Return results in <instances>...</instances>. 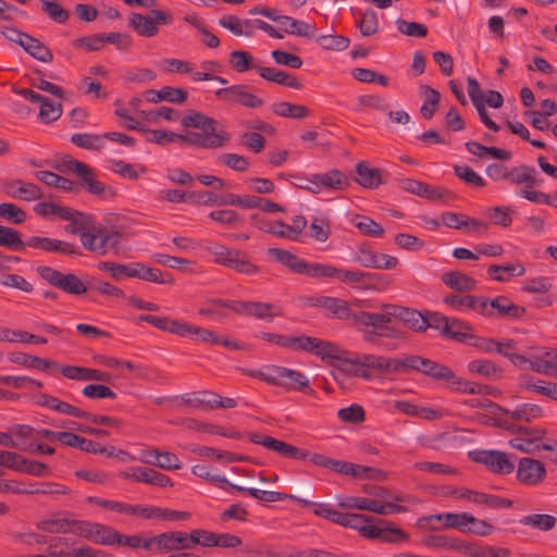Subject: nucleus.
Returning a JSON list of instances; mask_svg holds the SVG:
<instances>
[{"mask_svg":"<svg viewBox=\"0 0 557 557\" xmlns=\"http://www.w3.org/2000/svg\"><path fill=\"white\" fill-rule=\"evenodd\" d=\"M420 372L436 382H442L454 392L480 394V384L458 376L449 367L419 355H404L399 358L398 373Z\"/></svg>","mask_w":557,"mask_h":557,"instance_id":"obj_1","label":"nucleus"},{"mask_svg":"<svg viewBox=\"0 0 557 557\" xmlns=\"http://www.w3.org/2000/svg\"><path fill=\"white\" fill-rule=\"evenodd\" d=\"M185 128H198L201 132H187L184 143L202 148L216 149L224 147L230 141V135L225 131H216L218 122L203 113L190 110L181 121Z\"/></svg>","mask_w":557,"mask_h":557,"instance_id":"obj_2","label":"nucleus"},{"mask_svg":"<svg viewBox=\"0 0 557 557\" xmlns=\"http://www.w3.org/2000/svg\"><path fill=\"white\" fill-rule=\"evenodd\" d=\"M310 306L321 307L327 311V317L332 319L350 321L355 324L358 309L363 305V300L355 299L351 302L331 296H319L309 300Z\"/></svg>","mask_w":557,"mask_h":557,"instance_id":"obj_3","label":"nucleus"},{"mask_svg":"<svg viewBox=\"0 0 557 557\" xmlns=\"http://www.w3.org/2000/svg\"><path fill=\"white\" fill-rule=\"evenodd\" d=\"M392 304H382L380 306L382 312H368L363 310H358L355 325L380 330V334L382 337H399L400 332L389 326L392 320L394 319V315H392L391 313H393L394 310L386 309L385 307H389Z\"/></svg>","mask_w":557,"mask_h":557,"instance_id":"obj_4","label":"nucleus"},{"mask_svg":"<svg viewBox=\"0 0 557 557\" xmlns=\"http://www.w3.org/2000/svg\"><path fill=\"white\" fill-rule=\"evenodd\" d=\"M39 276L50 285L72 295H83L87 292V287L82 280L73 273H62L48 265L37 268Z\"/></svg>","mask_w":557,"mask_h":557,"instance_id":"obj_5","label":"nucleus"},{"mask_svg":"<svg viewBox=\"0 0 557 557\" xmlns=\"http://www.w3.org/2000/svg\"><path fill=\"white\" fill-rule=\"evenodd\" d=\"M425 319V330L428 327L435 329L441 332V334L445 337L451 338L457 342H466L467 336L465 335L463 330H469L470 326L460 320L454 319L449 320L445 315L437 312H429L424 313Z\"/></svg>","mask_w":557,"mask_h":557,"instance_id":"obj_6","label":"nucleus"},{"mask_svg":"<svg viewBox=\"0 0 557 557\" xmlns=\"http://www.w3.org/2000/svg\"><path fill=\"white\" fill-rule=\"evenodd\" d=\"M486 318H498L508 321H519L527 314L523 306L513 304L507 296H497L493 299L487 298Z\"/></svg>","mask_w":557,"mask_h":557,"instance_id":"obj_7","label":"nucleus"},{"mask_svg":"<svg viewBox=\"0 0 557 557\" xmlns=\"http://www.w3.org/2000/svg\"><path fill=\"white\" fill-rule=\"evenodd\" d=\"M246 85H232L215 91L216 98L228 104H240L248 109H257L263 106V100L249 92Z\"/></svg>","mask_w":557,"mask_h":557,"instance_id":"obj_8","label":"nucleus"},{"mask_svg":"<svg viewBox=\"0 0 557 557\" xmlns=\"http://www.w3.org/2000/svg\"><path fill=\"white\" fill-rule=\"evenodd\" d=\"M1 189L9 197L24 201H33L44 197L41 188L29 182L22 180H3Z\"/></svg>","mask_w":557,"mask_h":557,"instance_id":"obj_9","label":"nucleus"},{"mask_svg":"<svg viewBox=\"0 0 557 557\" xmlns=\"http://www.w3.org/2000/svg\"><path fill=\"white\" fill-rule=\"evenodd\" d=\"M345 364L360 366L362 368L375 369L381 372L398 373L399 358L362 355L355 359H346Z\"/></svg>","mask_w":557,"mask_h":557,"instance_id":"obj_10","label":"nucleus"},{"mask_svg":"<svg viewBox=\"0 0 557 557\" xmlns=\"http://www.w3.org/2000/svg\"><path fill=\"white\" fill-rule=\"evenodd\" d=\"M388 412L392 414H405L418 418H431L450 416L453 412L444 409L420 407L405 400H395L389 404Z\"/></svg>","mask_w":557,"mask_h":557,"instance_id":"obj_11","label":"nucleus"},{"mask_svg":"<svg viewBox=\"0 0 557 557\" xmlns=\"http://www.w3.org/2000/svg\"><path fill=\"white\" fill-rule=\"evenodd\" d=\"M487 297L476 295L449 294L444 297V304L457 310L470 309L485 317L487 313Z\"/></svg>","mask_w":557,"mask_h":557,"instance_id":"obj_12","label":"nucleus"},{"mask_svg":"<svg viewBox=\"0 0 557 557\" xmlns=\"http://www.w3.org/2000/svg\"><path fill=\"white\" fill-rule=\"evenodd\" d=\"M216 304L222 305L224 308L231 309L237 313L252 315L257 319H265L271 321L273 314L270 312L273 308L272 304L258 302V301H235V302H223L218 301Z\"/></svg>","mask_w":557,"mask_h":557,"instance_id":"obj_13","label":"nucleus"},{"mask_svg":"<svg viewBox=\"0 0 557 557\" xmlns=\"http://www.w3.org/2000/svg\"><path fill=\"white\" fill-rule=\"evenodd\" d=\"M546 474L544 465L535 459L522 458L519 461L517 478L518 480L528 485H534L543 481Z\"/></svg>","mask_w":557,"mask_h":557,"instance_id":"obj_14","label":"nucleus"},{"mask_svg":"<svg viewBox=\"0 0 557 557\" xmlns=\"http://www.w3.org/2000/svg\"><path fill=\"white\" fill-rule=\"evenodd\" d=\"M59 371L64 377L76 381H98L108 383L112 379L109 372L78 366H60Z\"/></svg>","mask_w":557,"mask_h":557,"instance_id":"obj_15","label":"nucleus"},{"mask_svg":"<svg viewBox=\"0 0 557 557\" xmlns=\"http://www.w3.org/2000/svg\"><path fill=\"white\" fill-rule=\"evenodd\" d=\"M39 406L46 407L59 414L73 416L76 418H92L86 411L81 410L78 407L63 401L54 396L48 394H40L36 401ZM94 418H97L96 416ZM100 418H107L101 416Z\"/></svg>","mask_w":557,"mask_h":557,"instance_id":"obj_16","label":"nucleus"},{"mask_svg":"<svg viewBox=\"0 0 557 557\" xmlns=\"http://www.w3.org/2000/svg\"><path fill=\"white\" fill-rule=\"evenodd\" d=\"M475 461L485 465L495 473H511L515 469L513 463L509 460L507 454L503 451H481L475 457Z\"/></svg>","mask_w":557,"mask_h":557,"instance_id":"obj_17","label":"nucleus"},{"mask_svg":"<svg viewBox=\"0 0 557 557\" xmlns=\"http://www.w3.org/2000/svg\"><path fill=\"white\" fill-rule=\"evenodd\" d=\"M386 309L394 310L392 315L394 319H398L406 326L410 327L416 332H425V319L424 313L408 307H403L398 305H391L389 307H385Z\"/></svg>","mask_w":557,"mask_h":557,"instance_id":"obj_18","label":"nucleus"},{"mask_svg":"<svg viewBox=\"0 0 557 557\" xmlns=\"http://www.w3.org/2000/svg\"><path fill=\"white\" fill-rule=\"evenodd\" d=\"M450 495L455 498L467 499L476 504H486L490 507H510L512 505L510 499L500 498L484 493H479L472 490L458 488L450 492Z\"/></svg>","mask_w":557,"mask_h":557,"instance_id":"obj_19","label":"nucleus"},{"mask_svg":"<svg viewBox=\"0 0 557 557\" xmlns=\"http://www.w3.org/2000/svg\"><path fill=\"white\" fill-rule=\"evenodd\" d=\"M76 174L81 178L82 187L88 193L99 197H106L107 191H109L110 195L114 194L110 187H107L103 183L98 181L97 174L91 166L87 164L78 165Z\"/></svg>","mask_w":557,"mask_h":557,"instance_id":"obj_20","label":"nucleus"},{"mask_svg":"<svg viewBox=\"0 0 557 557\" xmlns=\"http://www.w3.org/2000/svg\"><path fill=\"white\" fill-rule=\"evenodd\" d=\"M354 16L357 17L356 26L359 28L360 34L363 37H370L379 33L380 25L376 12L368 8L364 11L350 9Z\"/></svg>","mask_w":557,"mask_h":557,"instance_id":"obj_21","label":"nucleus"},{"mask_svg":"<svg viewBox=\"0 0 557 557\" xmlns=\"http://www.w3.org/2000/svg\"><path fill=\"white\" fill-rule=\"evenodd\" d=\"M356 173L355 181L364 188L374 189L385 183L382 178V170L371 168L366 161L356 164Z\"/></svg>","mask_w":557,"mask_h":557,"instance_id":"obj_22","label":"nucleus"},{"mask_svg":"<svg viewBox=\"0 0 557 557\" xmlns=\"http://www.w3.org/2000/svg\"><path fill=\"white\" fill-rule=\"evenodd\" d=\"M8 359L16 364L29 368L37 369L40 371H47L51 368L58 369L60 368L59 363L52 360L42 359L40 357L32 356L25 352H10L8 355Z\"/></svg>","mask_w":557,"mask_h":557,"instance_id":"obj_23","label":"nucleus"},{"mask_svg":"<svg viewBox=\"0 0 557 557\" xmlns=\"http://www.w3.org/2000/svg\"><path fill=\"white\" fill-rule=\"evenodd\" d=\"M268 255L294 273L302 274L306 262L297 255L282 248H269Z\"/></svg>","mask_w":557,"mask_h":557,"instance_id":"obj_24","label":"nucleus"},{"mask_svg":"<svg viewBox=\"0 0 557 557\" xmlns=\"http://www.w3.org/2000/svg\"><path fill=\"white\" fill-rule=\"evenodd\" d=\"M258 73L265 81L295 89L301 88V84L295 75L278 70L276 67L261 66L258 67Z\"/></svg>","mask_w":557,"mask_h":557,"instance_id":"obj_25","label":"nucleus"},{"mask_svg":"<svg viewBox=\"0 0 557 557\" xmlns=\"http://www.w3.org/2000/svg\"><path fill=\"white\" fill-rule=\"evenodd\" d=\"M126 479H134L137 482H144L157 486H172L170 478L166 475L147 468H136L133 473H123Z\"/></svg>","mask_w":557,"mask_h":557,"instance_id":"obj_26","label":"nucleus"},{"mask_svg":"<svg viewBox=\"0 0 557 557\" xmlns=\"http://www.w3.org/2000/svg\"><path fill=\"white\" fill-rule=\"evenodd\" d=\"M442 282L457 292H471L476 288V281L460 271H447L442 275Z\"/></svg>","mask_w":557,"mask_h":557,"instance_id":"obj_27","label":"nucleus"},{"mask_svg":"<svg viewBox=\"0 0 557 557\" xmlns=\"http://www.w3.org/2000/svg\"><path fill=\"white\" fill-rule=\"evenodd\" d=\"M314 180L318 182L320 191L322 187L333 190H344L349 186L348 177L336 169L323 174H314Z\"/></svg>","mask_w":557,"mask_h":557,"instance_id":"obj_28","label":"nucleus"},{"mask_svg":"<svg viewBox=\"0 0 557 557\" xmlns=\"http://www.w3.org/2000/svg\"><path fill=\"white\" fill-rule=\"evenodd\" d=\"M189 337H196L203 343H210L213 345H222L231 349H239L238 343L228 339L227 337L220 336L211 330L191 325Z\"/></svg>","mask_w":557,"mask_h":557,"instance_id":"obj_29","label":"nucleus"},{"mask_svg":"<svg viewBox=\"0 0 557 557\" xmlns=\"http://www.w3.org/2000/svg\"><path fill=\"white\" fill-rule=\"evenodd\" d=\"M21 47L33 58L40 62L49 63L53 61L52 51L39 39L27 35Z\"/></svg>","mask_w":557,"mask_h":557,"instance_id":"obj_30","label":"nucleus"},{"mask_svg":"<svg viewBox=\"0 0 557 557\" xmlns=\"http://www.w3.org/2000/svg\"><path fill=\"white\" fill-rule=\"evenodd\" d=\"M535 174L536 170L533 166L521 164L509 169L507 181L516 185L524 184L527 187L531 188L539 184Z\"/></svg>","mask_w":557,"mask_h":557,"instance_id":"obj_31","label":"nucleus"},{"mask_svg":"<svg viewBox=\"0 0 557 557\" xmlns=\"http://www.w3.org/2000/svg\"><path fill=\"white\" fill-rule=\"evenodd\" d=\"M271 111L282 117L301 120L310 115V110L304 104H296L286 101L274 102Z\"/></svg>","mask_w":557,"mask_h":557,"instance_id":"obj_32","label":"nucleus"},{"mask_svg":"<svg viewBox=\"0 0 557 557\" xmlns=\"http://www.w3.org/2000/svg\"><path fill=\"white\" fill-rule=\"evenodd\" d=\"M189 540L183 532H165L160 534L158 550L189 549Z\"/></svg>","mask_w":557,"mask_h":557,"instance_id":"obj_33","label":"nucleus"},{"mask_svg":"<svg viewBox=\"0 0 557 557\" xmlns=\"http://www.w3.org/2000/svg\"><path fill=\"white\" fill-rule=\"evenodd\" d=\"M139 262H132L128 264L115 263V262H100L98 269L109 272L111 277L119 281L123 277H136L138 275L137 268Z\"/></svg>","mask_w":557,"mask_h":557,"instance_id":"obj_34","label":"nucleus"},{"mask_svg":"<svg viewBox=\"0 0 557 557\" xmlns=\"http://www.w3.org/2000/svg\"><path fill=\"white\" fill-rule=\"evenodd\" d=\"M420 90L421 95L425 97L424 102L420 108L421 115L425 120H431L438 109L441 94L426 84L421 85Z\"/></svg>","mask_w":557,"mask_h":557,"instance_id":"obj_35","label":"nucleus"},{"mask_svg":"<svg viewBox=\"0 0 557 557\" xmlns=\"http://www.w3.org/2000/svg\"><path fill=\"white\" fill-rule=\"evenodd\" d=\"M345 351L335 343L323 341L317 337L313 354L320 357L322 360H338L344 361Z\"/></svg>","mask_w":557,"mask_h":557,"instance_id":"obj_36","label":"nucleus"},{"mask_svg":"<svg viewBox=\"0 0 557 557\" xmlns=\"http://www.w3.org/2000/svg\"><path fill=\"white\" fill-rule=\"evenodd\" d=\"M128 24L143 37H153L159 32L151 16L148 17L140 13H132L129 15Z\"/></svg>","mask_w":557,"mask_h":557,"instance_id":"obj_37","label":"nucleus"},{"mask_svg":"<svg viewBox=\"0 0 557 557\" xmlns=\"http://www.w3.org/2000/svg\"><path fill=\"white\" fill-rule=\"evenodd\" d=\"M138 275L136 278H140L147 282L172 285L174 283V277L170 273H164L159 269L147 267L139 262V267L137 268Z\"/></svg>","mask_w":557,"mask_h":557,"instance_id":"obj_38","label":"nucleus"},{"mask_svg":"<svg viewBox=\"0 0 557 557\" xmlns=\"http://www.w3.org/2000/svg\"><path fill=\"white\" fill-rule=\"evenodd\" d=\"M313 513L319 517L326 518L337 524H341L343 527L346 525H354V521L357 518L350 517V513H341L337 510L324 505V504H317L313 508Z\"/></svg>","mask_w":557,"mask_h":557,"instance_id":"obj_39","label":"nucleus"},{"mask_svg":"<svg viewBox=\"0 0 557 557\" xmlns=\"http://www.w3.org/2000/svg\"><path fill=\"white\" fill-rule=\"evenodd\" d=\"M337 278L344 283L359 284L363 286H368L376 278H379V274L369 273L359 270H341L338 269Z\"/></svg>","mask_w":557,"mask_h":557,"instance_id":"obj_40","label":"nucleus"},{"mask_svg":"<svg viewBox=\"0 0 557 557\" xmlns=\"http://www.w3.org/2000/svg\"><path fill=\"white\" fill-rule=\"evenodd\" d=\"M214 397L213 392L200 391L188 394L182 398V405L190 409H201L205 412L212 406L211 398Z\"/></svg>","mask_w":557,"mask_h":557,"instance_id":"obj_41","label":"nucleus"},{"mask_svg":"<svg viewBox=\"0 0 557 557\" xmlns=\"http://www.w3.org/2000/svg\"><path fill=\"white\" fill-rule=\"evenodd\" d=\"M0 246L16 251L25 249L22 234L17 230L4 225H0Z\"/></svg>","mask_w":557,"mask_h":557,"instance_id":"obj_42","label":"nucleus"},{"mask_svg":"<svg viewBox=\"0 0 557 557\" xmlns=\"http://www.w3.org/2000/svg\"><path fill=\"white\" fill-rule=\"evenodd\" d=\"M338 269L324 263L306 262L302 275L312 278H337Z\"/></svg>","mask_w":557,"mask_h":557,"instance_id":"obj_43","label":"nucleus"},{"mask_svg":"<svg viewBox=\"0 0 557 557\" xmlns=\"http://www.w3.org/2000/svg\"><path fill=\"white\" fill-rule=\"evenodd\" d=\"M103 135L77 133L71 136V143L77 147L99 151L103 148Z\"/></svg>","mask_w":557,"mask_h":557,"instance_id":"obj_44","label":"nucleus"},{"mask_svg":"<svg viewBox=\"0 0 557 557\" xmlns=\"http://www.w3.org/2000/svg\"><path fill=\"white\" fill-rule=\"evenodd\" d=\"M428 522L440 521L446 528H456L466 531L468 515L467 513H440L425 518Z\"/></svg>","mask_w":557,"mask_h":557,"instance_id":"obj_45","label":"nucleus"},{"mask_svg":"<svg viewBox=\"0 0 557 557\" xmlns=\"http://www.w3.org/2000/svg\"><path fill=\"white\" fill-rule=\"evenodd\" d=\"M488 274L493 280L498 282H505L509 276L517 275L521 276L524 274L525 269L521 264H507L498 265L493 264L487 270Z\"/></svg>","mask_w":557,"mask_h":557,"instance_id":"obj_46","label":"nucleus"},{"mask_svg":"<svg viewBox=\"0 0 557 557\" xmlns=\"http://www.w3.org/2000/svg\"><path fill=\"white\" fill-rule=\"evenodd\" d=\"M350 517L357 518L354 521V525H346L347 528L358 530L363 536L368 539H379L381 534V528L373 525L370 523L371 518L359 515V513H350Z\"/></svg>","mask_w":557,"mask_h":557,"instance_id":"obj_47","label":"nucleus"},{"mask_svg":"<svg viewBox=\"0 0 557 557\" xmlns=\"http://www.w3.org/2000/svg\"><path fill=\"white\" fill-rule=\"evenodd\" d=\"M230 64L238 73L246 72L248 70H257L260 65L253 63L252 55L248 51L237 50L230 54Z\"/></svg>","mask_w":557,"mask_h":557,"instance_id":"obj_48","label":"nucleus"},{"mask_svg":"<svg viewBox=\"0 0 557 557\" xmlns=\"http://www.w3.org/2000/svg\"><path fill=\"white\" fill-rule=\"evenodd\" d=\"M306 225V218L304 215H296L292 220V225H288L283 221H278L280 232L276 233L281 238H289L296 240Z\"/></svg>","mask_w":557,"mask_h":557,"instance_id":"obj_49","label":"nucleus"},{"mask_svg":"<svg viewBox=\"0 0 557 557\" xmlns=\"http://www.w3.org/2000/svg\"><path fill=\"white\" fill-rule=\"evenodd\" d=\"M465 335L467 336V341L465 343H468L469 345H471L478 349H481L486 352L496 351L499 355L504 354L503 343H500V342H497L493 338L480 337V336H476L474 334H470L467 332H465Z\"/></svg>","mask_w":557,"mask_h":557,"instance_id":"obj_50","label":"nucleus"},{"mask_svg":"<svg viewBox=\"0 0 557 557\" xmlns=\"http://www.w3.org/2000/svg\"><path fill=\"white\" fill-rule=\"evenodd\" d=\"M39 104V119L44 123L48 124L61 117L63 109L60 102H54L49 98L45 97V100H41Z\"/></svg>","mask_w":557,"mask_h":557,"instance_id":"obj_51","label":"nucleus"},{"mask_svg":"<svg viewBox=\"0 0 557 557\" xmlns=\"http://www.w3.org/2000/svg\"><path fill=\"white\" fill-rule=\"evenodd\" d=\"M146 455L156 457L157 461L152 462L149 459H143L144 462L154 463L159 468L166 469V470L181 468V463H180L177 456L172 453L160 451L158 449H153V450L146 453Z\"/></svg>","mask_w":557,"mask_h":557,"instance_id":"obj_52","label":"nucleus"},{"mask_svg":"<svg viewBox=\"0 0 557 557\" xmlns=\"http://www.w3.org/2000/svg\"><path fill=\"white\" fill-rule=\"evenodd\" d=\"M34 74L37 77L30 79V84L33 87H35L39 90L49 92L59 99L65 98V91L60 86H58L53 83H50L44 78L45 77L44 71H41L39 69H35Z\"/></svg>","mask_w":557,"mask_h":557,"instance_id":"obj_53","label":"nucleus"},{"mask_svg":"<svg viewBox=\"0 0 557 557\" xmlns=\"http://www.w3.org/2000/svg\"><path fill=\"white\" fill-rule=\"evenodd\" d=\"M41 3V10L45 14H47L52 21L63 24L69 17L70 13L65 10L58 0H39Z\"/></svg>","mask_w":557,"mask_h":557,"instance_id":"obj_54","label":"nucleus"},{"mask_svg":"<svg viewBox=\"0 0 557 557\" xmlns=\"http://www.w3.org/2000/svg\"><path fill=\"white\" fill-rule=\"evenodd\" d=\"M0 218L12 224H23L27 220V213L15 203L2 202Z\"/></svg>","mask_w":557,"mask_h":557,"instance_id":"obj_55","label":"nucleus"},{"mask_svg":"<svg viewBox=\"0 0 557 557\" xmlns=\"http://www.w3.org/2000/svg\"><path fill=\"white\" fill-rule=\"evenodd\" d=\"M468 370L487 379L498 377L500 373V369L491 360H473L468 363Z\"/></svg>","mask_w":557,"mask_h":557,"instance_id":"obj_56","label":"nucleus"},{"mask_svg":"<svg viewBox=\"0 0 557 557\" xmlns=\"http://www.w3.org/2000/svg\"><path fill=\"white\" fill-rule=\"evenodd\" d=\"M315 41L326 50L343 51L348 48L350 40L342 35H320L315 37Z\"/></svg>","mask_w":557,"mask_h":557,"instance_id":"obj_57","label":"nucleus"},{"mask_svg":"<svg viewBox=\"0 0 557 557\" xmlns=\"http://www.w3.org/2000/svg\"><path fill=\"white\" fill-rule=\"evenodd\" d=\"M237 491H247L252 497L263 502H277L284 499V495L278 492L262 491L253 487H248V483L240 482L238 484H231Z\"/></svg>","mask_w":557,"mask_h":557,"instance_id":"obj_58","label":"nucleus"},{"mask_svg":"<svg viewBox=\"0 0 557 557\" xmlns=\"http://www.w3.org/2000/svg\"><path fill=\"white\" fill-rule=\"evenodd\" d=\"M90 534V540L101 545H114L117 539V532L109 527L95 524Z\"/></svg>","mask_w":557,"mask_h":557,"instance_id":"obj_59","label":"nucleus"},{"mask_svg":"<svg viewBox=\"0 0 557 557\" xmlns=\"http://www.w3.org/2000/svg\"><path fill=\"white\" fill-rule=\"evenodd\" d=\"M470 405L471 407H479L484 410V412L476 418H498L504 414H509L508 410L502 408L490 399H472Z\"/></svg>","mask_w":557,"mask_h":557,"instance_id":"obj_60","label":"nucleus"},{"mask_svg":"<svg viewBox=\"0 0 557 557\" xmlns=\"http://www.w3.org/2000/svg\"><path fill=\"white\" fill-rule=\"evenodd\" d=\"M454 173L468 185L474 187H484L486 185L485 181L468 165H454Z\"/></svg>","mask_w":557,"mask_h":557,"instance_id":"obj_61","label":"nucleus"},{"mask_svg":"<svg viewBox=\"0 0 557 557\" xmlns=\"http://www.w3.org/2000/svg\"><path fill=\"white\" fill-rule=\"evenodd\" d=\"M240 144L255 153H260L265 148L267 139L258 132H245L240 136Z\"/></svg>","mask_w":557,"mask_h":557,"instance_id":"obj_62","label":"nucleus"},{"mask_svg":"<svg viewBox=\"0 0 557 557\" xmlns=\"http://www.w3.org/2000/svg\"><path fill=\"white\" fill-rule=\"evenodd\" d=\"M396 25L399 33L406 36L422 38L428 35V27L417 22H408L403 18H398L396 21Z\"/></svg>","mask_w":557,"mask_h":557,"instance_id":"obj_63","label":"nucleus"},{"mask_svg":"<svg viewBox=\"0 0 557 557\" xmlns=\"http://www.w3.org/2000/svg\"><path fill=\"white\" fill-rule=\"evenodd\" d=\"M354 260L364 268L374 269L376 263V251L370 248V246L362 244L354 253Z\"/></svg>","mask_w":557,"mask_h":557,"instance_id":"obj_64","label":"nucleus"}]
</instances>
